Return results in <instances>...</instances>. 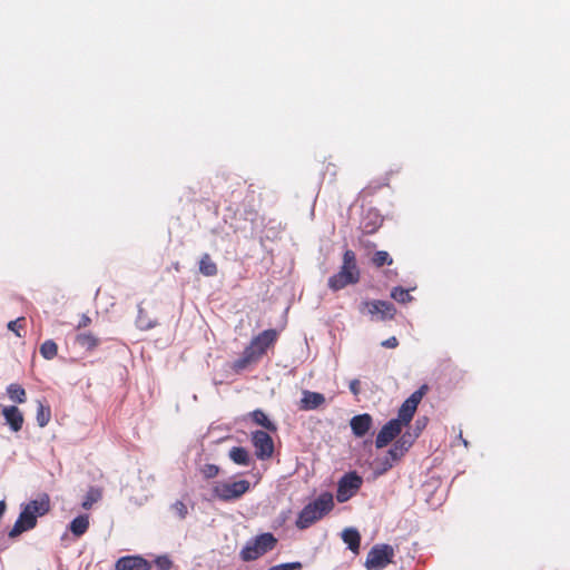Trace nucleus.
<instances>
[{
  "label": "nucleus",
  "mask_w": 570,
  "mask_h": 570,
  "mask_svg": "<svg viewBox=\"0 0 570 570\" xmlns=\"http://www.w3.org/2000/svg\"><path fill=\"white\" fill-rule=\"evenodd\" d=\"M51 500L48 493H40L36 499L22 505L21 512L9 531L10 538L19 537L21 533L32 530L37 525V519L49 513Z\"/></svg>",
  "instance_id": "obj_1"
},
{
  "label": "nucleus",
  "mask_w": 570,
  "mask_h": 570,
  "mask_svg": "<svg viewBox=\"0 0 570 570\" xmlns=\"http://www.w3.org/2000/svg\"><path fill=\"white\" fill-rule=\"evenodd\" d=\"M278 333L276 330H265L255 336L248 346L245 347L239 358H237L233 368L236 372L244 371L252 363H256L277 341Z\"/></svg>",
  "instance_id": "obj_2"
},
{
  "label": "nucleus",
  "mask_w": 570,
  "mask_h": 570,
  "mask_svg": "<svg viewBox=\"0 0 570 570\" xmlns=\"http://www.w3.org/2000/svg\"><path fill=\"white\" fill-rule=\"evenodd\" d=\"M334 508V498L331 492L321 493L315 500L306 504L298 513L295 525L305 530L323 519Z\"/></svg>",
  "instance_id": "obj_3"
},
{
  "label": "nucleus",
  "mask_w": 570,
  "mask_h": 570,
  "mask_svg": "<svg viewBox=\"0 0 570 570\" xmlns=\"http://www.w3.org/2000/svg\"><path fill=\"white\" fill-rule=\"evenodd\" d=\"M250 489L248 480H224L216 481L213 483L212 493L213 497L223 502H230L239 500Z\"/></svg>",
  "instance_id": "obj_4"
},
{
  "label": "nucleus",
  "mask_w": 570,
  "mask_h": 570,
  "mask_svg": "<svg viewBox=\"0 0 570 570\" xmlns=\"http://www.w3.org/2000/svg\"><path fill=\"white\" fill-rule=\"evenodd\" d=\"M277 544V539L269 532L262 533L248 541L240 551L243 561H254L272 551Z\"/></svg>",
  "instance_id": "obj_5"
},
{
  "label": "nucleus",
  "mask_w": 570,
  "mask_h": 570,
  "mask_svg": "<svg viewBox=\"0 0 570 570\" xmlns=\"http://www.w3.org/2000/svg\"><path fill=\"white\" fill-rule=\"evenodd\" d=\"M394 550L389 544H376L367 553L365 567L367 570H383L393 561Z\"/></svg>",
  "instance_id": "obj_6"
},
{
  "label": "nucleus",
  "mask_w": 570,
  "mask_h": 570,
  "mask_svg": "<svg viewBox=\"0 0 570 570\" xmlns=\"http://www.w3.org/2000/svg\"><path fill=\"white\" fill-rule=\"evenodd\" d=\"M428 390H429L428 385L423 384L419 390L413 392L403 402V404L399 409L397 417L395 419L396 421H399L400 424L405 426L412 421V419L416 412L417 405L422 401L423 396L426 394Z\"/></svg>",
  "instance_id": "obj_7"
},
{
  "label": "nucleus",
  "mask_w": 570,
  "mask_h": 570,
  "mask_svg": "<svg viewBox=\"0 0 570 570\" xmlns=\"http://www.w3.org/2000/svg\"><path fill=\"white\" fill-rule=\"evenodd\" d=\"M363 484V479L356 472L344 474L338 483L336 499L340 503L348 501L353 498Z\"/></svg>",
  "instance_id": "obj_8"
},
{
  "label": "nucleus",
  "mask_w": 570,
  "mask_h": 570,
  "mask_svg": "<svg viewBox=\"0 0 570 570\" xmlns=\"http://www.w3.org/2000/svg\"><path fill=\"white\" fill-rule=\"evenodd\" d=\"M252 443L255 448V455L259 460L271 459L274 454V442L272 436L262 430L252 433Z\"/></svg>",
  "instance_id": "obj_9"
},
{
  "label": "nucleus",
  "mask_w": 570,
  "mask_h": 570,
  "mask_svg": "<svg viewBox=\"0 0 570 570\" xmlns=\"http://www.w3.org/2000/svg\"><path fill=\"white\" fill-rule=\"evenodd\" d=\"M367 313L376 321L392 320L396 313L395 306L386 301L363 302Z\"/></svg>",
  "instance_id": "obj_10"
},
{
  "label": "nucleus",
  "mask_w": 570,
  "mask_h": 570,
  "mask_svg": "<svg viewBox=\"0 0 570 570\" xmlns=\"http://www.w3.org/2000/svg\"><path fill=\"white\" fill-rule=\"evenodd\" d=\"M403 425L399 421L392 419L382 426L375 439V446L382 449L393 441L401 432Z\"/></svg>",
  "instance_id": "obj_11"
},
{
  "label": "nucleus",
  "mask_w": 570,
  "mask_h": 570,
  "mask_svg": "<svg viewBox=\"0 0 570 570\" xmlns=\"http://www.w3.org/2000/svg\"><path fill=\"white\" fill-rule=\"evenodd\" d=\"M116 570H150L151 564L144 557L125 556L119 558L115 563Z\"/></svg>",
  "instance_id": "obj_12"
},
{
  "label": "nucleus",
  "mask_w": 570,
  "mask_h": 570,
  "mask_svg": "<svg viewBox=\"0 0 570 570\" xmlns=\"http://www.w3.org/2000/svg\"><path fill=\"white\" fill-rule=\"evenodd\" d=\"M2 415L11 431L19 432L22 429L24 417L17 406L11 405L2 407Z\"/></svg>",
  "instance_id": "obj_13"
},
{
  "label": "nucleus",
  "mask_w": 570,
  "mask_h": 570,
  "mask_svg": "<svg viewBox=\"0 0 570 570\" xmlns=\"http://www.w3.org/2000/svg\"><path fill=\"white\" fill-rule=\"evenodd\" d=\"M350 425L356 438H363L372 428L373 419L370 414H358L351 419Z\"/></svg>",
  "instance_id": "obj_14"
},
{
  "label": "nucleus",
  "mask_w": 570,
  "mask_h": 570,
  "mask_svg": "<svg viewBox=\"0 0 570 570\" xmlns=\"http://www.w3.org/2000/svg\"><path fill=\"white\" fill-rule=\"evenodd\" d=\"M340 272L360 281V269L356 264V255L352 249H346L343 254V263Z\"/></svg>",
  "instance_id": "obj_15"
},
{
  "label": "nucleus",
  "mask_w": 570,
  "mask_h": 570,
  "mask_svg": "<svg viewBox=\"0 0 570 570\" xmlns=\"http://www.w3.org/2000/svg\"><path fill=\"white\" fill-rule=\"evenodd\" d=\"M325 403V396L317 392L305 391L301 400L302 410H315Z\"/></svg>",
  "instance_id": "obj_16"
},
{
  "label": "nucleus",
  "mask_w": 570,
  "mask_h": 570,
  "mask_svg": "<svg viewBox=\"0 0 570 570\" xmlns=\"http://www.w3.org/2000/svg\"><path fill=\"white\" fill-rule=\"evenodd\" d=\"M356 283H358L357 277L348 276L340 271L328 278V287L334 292Z\"/></svg>",
  "instance_id": "obj_17"
},
{
  "label": "nucleus",
  "mask_w": 570,
  "mask_h": 570,
  "mask_svg": "<svg viewBox=\"0 0 570 570\" xmlns=\"http://www.w3.org/2000/svg\"><path fill=\"white\" fill-rule=\"evenodd\" d=\"M75 342L87 352H92L100 344L99 337L92 334L91 332H83L77 334Z\"/></svg>",
  "instance_id": "obj_18"
},
{
  "label": "nucleus",
  "mask_w": 570,
  "mask_h": 570,
  "mask_svg": "<svg viewBox=\"0 0 570 570\" xmlns=\"http://www.w3.org/2000/svg\"><path fill=\"white\" fill-rule=\"evenodd\" d=\"M407 450H403L399 442H395L393 446L387 451L386 456L383 459L384 471L391 469L395 462H397Z\"/></svg>",
  "instance_id": "obj_19"
},
{
  "label": "nucleus",
  "mask_w": 570,
  "mask_h": 570,
  "mask_svg": "<svg viewBox=\"0 0 570 570\" xmlns=\"http://www.w3.org/2000/svg\"><path fill=\"white\" fill-rule=\"evenodd\" d=\"M342 539L347 544L348 549L357 553L361 544L360 532L354 528H347L342 532Z\"/></svg>",
  "instance_id": "obj_20"
},
{
  "label": "nucleus",
  "mask_w": 570,
  "mask_h": 570,
  "mask_svg": "<svg viewBox=\"0 0 570 570\" xmlns=\"http://www.w3.org/2000/svg\"><path fill=\"white\" fill-rule=\"evenodd\" d=\"M199 272L204 276H215L218 272L216 263L212 259L208 253L202 255L199 261Z\"/></svg>",
  "instance_id": "obj_21"
},
{
  "label": "nucleus",
  "mask_w": 570,
  "mask_h": 570,
  "mask_svg": "<svg viewBox=\"0 0 570 570\" xmlns=\"http://www.w3.org/2000/svg\"><path fill=\"white\" fill-rule=\"evenodd\" d=\"M89 528V518L88 515H78L75 518L69 525L70 531L76 537H81L87 532Z\"/></svg>",
  "instance_id": "obj_22"
},
{
  "label": "nucleus",
  "mask_w": 570,
  "mask_h": 570,
  "mask_svg": "<svg viewBox=\"0 0 570 570\" xmlns=\"http://www.w3.org/2000/svg\"><path fill=\"white\" fill-rule=\"evenodd\" d=\"M229 459L238 465H248L250 462L248 451L243 446H234L229 451Z\"/></svg>",
  "instance_id": "obj_23"
},
{
  "label": "nucleus",
  "mask_w": 570,
  "mask_h": 570,
  "mask_svg": "<svg viewBox=\"0 0 570 570\" xmlns=\"http://www.w3.org/2000/svg\"><path fill=\"white\" fill-rule=\"evenodd\" d=\"M7 395L16 403H24L27 401L26 390L20 384H10L7 387Z\"/></svg>",
  "instance_id": "obj_24"
},
{
  "label": "nucleus",
  "mask_w": 570,
  "mask_h": 570,
  "mask_svg": "<svg viewBox=\"0 0 570 570\" xmlns=\"http://www.w3.org/2000/svg\"><path fill=\"white\" fill-rule=\"evenodd\" d=\"M253 421L265 428L267 431L275 432L277 430L276 425L267 417V415L262 410H255L250 413Z\"/></svg>",
  "instance_id": "obj_25"
},
{
  "label": "nucleus",
  "mask_w": 570,
  "mask_h": 570,
  "mask_svg": "<svg viewBox=\"0 0 570 570\" xmlns=\"http://www.w3.org/2000/svg\"><path fill=\"white\" fill-rule=\"evenodd\" d=\"M102 497V490L100 488L91 487L82 501V508L89 510L96 502Z\"/></svg>",
  "instance_id": "obj_26"
},
{
  "label": "nucleus",
  "mask_w": 570,
  "mask_h": 570,
  "mask_svg": "<svg viewBox=\"0 0 570 570\" xmlns=\"http://www.w3.org/2000/svg\"><path fill=\"white\" fill-rule=\"evenodd\" d=\"M26 318L18 317L10 321L7 325L8 331L12 332L17 337H23L26 335Z\"/></svg>",
  "instance_id": "obj_27"
},
{
  "label": "nucleus",
  "mask_w": 570,
  "mask_h": 570,
  "mask_svg": "<svg viewBox=\"0 0 570 570\" xmlns=\"http://www.w3.org/2000/svg\"><path fill=\"white\" fill-rule=\"evenodd\" d=\"M51 417V410L48 405H43L41 402L38 403L36 420L40 428L46 426Z\"/></svg>",
  "instance_id": "obj_28"
},
{
  "label": "nucleus",
  "mask_w": 570,
  "mask_h": 570,
  "mask_svg": "<svg viewBox=\"0 0 570 570\" xmlns=\"http://www.w3.org/2000/svg\"><path fill=\"white\" fill-rule=\"evenodd\" d=\"M40 354L46 360H52L58 354V345L52 340H47L40 346Z\"/></svg>",
  "instance_id": "obj_29"
},
{
  "label": "nucleus",
  "mask_w": 570,
  "mask_h": 570,
  "mask_svg": "<svg viewBox=\"0 0 570 570\" xmlns=\"http://www.w3.org/2000/svg\"><path fill=\"white\" fill-rule=\"evenodd\" d=\"M371 261L376 268H380L384 265H392L393 263V258L385 250L375 252Z\"/></svg>",
  "instance_id": "obj_30"
},
{
  "label": "nucleus",
  "mask_w": 570,
  "mask_h": 570,
  "mask_svg": "<svg viewBox=\"0 0 570 570\" xmlns=\"http://www.w3.org/2000/svg\"><path fill=\"white\" fill-rule=\"evenodd\" d=\"M391 296L399 303H407L412 299L407 289H404L401 286L394 287L391 292Z\"/></svg>",
  "instance_id": "obj_31"
},
{
  "label": "nucleus",
  "mask_w": 570,
  "mask_h": 570,
  "mask_svg": "<svg viewBox=\"0 0 570 570\" xmlns=\"http://www.w3.org/2000/svg\"><path fill=\"white\" fill-rule=\"evenodd\" d=\"M220 472V469L216 464L207 463L200 468V473L204 479L209 480L216 478Z\"/></svg>",
  "instance_id": "obj_32"
},
{
  "label": "nucleus",
  "mask_w": 570,
  "mask_h": 570,
  "mask_svg": "<svg viewBox=\"0 0 570 570\" xmlns=\"http://www.w3.org/2000/svg\"><path fill=\"white\" fill-rule=\"evenodd\" d=\"M155 325H156V323L155 322L153 323L149 320H147L144 311L140 308L139 313H138V317H137V326L140 330L147 331V330L153 328Z\"/></svg>",
  "instance_id": "obj_33"
},
{
  "label": "nucleus",
  "mask_w": 570,
  "mask_h": 570,
  "mask_svg": "<svg viewBox=\"0 0 570 570\" xmlns=\"http://www.w3.org/2000/svg\"><path fill=\"white\" fill-rule=\"evenodd\" d=\"M416 436H417V434L413 436L411 433L405 432L401 435V438L396 442L400 443V445H401V448H403V450L409 451V449L412 446L414 439Z\"/></svg>",
  "instance_id": "obj_34"
},
{
  "label": "nucleus",
  "mask_w": 570,
  "mask_h": 570,
  "mask_svg": "<svg viewBox=\"0 0 570 570\" xmlns=\"http://www.w3.org/2000/svg\"><path fill=\"white\" fill-rule=\"evenodd\" d=\"M155 563L158 570H171L173 567L171 560L166 556L158 557Z\"/></svg>",
  "instance_id": "obj_35"
},
{
  "label": "nucleus",
  "mask_w": 570,
  "mask_h": 570,
  "mask_svg": "<svg viewBox=\"0 0 570 570\" xmlns=\"http://www.w3.org/2000/svg\"><path fill=\"white\" fill-rule=\"evenodd\" d=\"M173 510L178 514L180 519H185L188 513L187 507L183 501H176L173 504Z\"/></svg>",
  "instance_id": "obj_36"
},
{
  "label": "nucleus",
  "mask_w": 570,
  "mask_h": 570,
  "mask_svg": "<svg viewBox=\"0 0 570 570\" xmlns=\"http://www.w3.org/2000/svg\"><path fill=\"white\" fill-rule=\"evenodd\" d=\"M302 564L299 562H291V563H283L278 566H274L269 568L268 570H301Z\"/></svg>",
  "instance_id": "obj_37"
},
{
  "label": "nucleus",
  "mask_w": 570,
  "mask_h": 570,
  "mask_svg": "<svg viewBox=\"0 0 570 570\" xmlns=\"http://www.w3.org/2000/svg\"><path fill=\"white\" fill-rule=\"evenodd\" d=\"M383 347L395 348L399 345V341L395 336H391L381 343Z\"/></svg>",
  "instance_id": "obj_38"
},
{
  "label": "nucleus",
  "mask_w": 570,
  "mask_h": 570,
  "mask_svg": "<svg viewBox=\"0 0 570 570\" xmlns=\"http://www.w3.org/2000/svg\"><path fill=\"white\" fill-rule=\"evenodd\" d=\"M350 390L351 392L357 396L361 392V382L357 379H354L350 382Z\"/></svg>",
  "instance_id": "obj_39"
},
{
  "label": "nucleus",
  "mask_w": 570,
  "mask_h": 570,
  "mask_svg": "<svg viewBox=\"0 0 570 570\" xmlns=\"http://www.w3.org/2000/svg\"><path fill=\"white\" fill-rule=\"evenodd\" d=\"M91 324V318L87 314H82L78 322L77 328H85Z\"/></svg>",
  "instance_id": "obj_40"
},
{
  "label": "nucleus",
  "mask_w": 570,
  "mask_h": 570,
  "mask_svg": "<svg viewBox=\"0 0 570 570\" xmlns=\"http://www.w3.org/2000/svg\"><path fill=\"white\" fill-rule=\"evenodd\" d=\"M377 227L379 226L376 224H365L363 226V232L366 234H372L377 229Z\"/></svg>",
  "instance_id": "obj_41"
},
{
  "label": "nucleus",
  "mask_w": 570,
  "mask_h": 570,
  "mask_svg": "<svg viewBox=\"0 0 570 570\" xmlns=\"http://www.w3.org/2000/svg\"><path fill=\"white\" fill-rule=\"evenodd\" d=\"M1 509H2V512H3V511H4V509H6V504H4V502H3V501H2Z\"/></svg>",
  "instance_id": "obj_42"
},
{
  "label": "nucleus",
  "mask_w": 570,
  "mask_h": 570,
  "mask_svg": "<svg viewBox=\"0 0 570 570\" xmlns=\"http://www.w3.org/2000/svg\"><path fill=\"white\" fill-rule=\"evenodd\" d=\"M416 424L417 425L420 424V426H423V423H420V420L416 421Z\"/></svg>",
  "instance_id": "obj_43"
},
{
  "label": "nucleus",
  "mask_w": 570,
  "mask_h": 570,
  "mask_svg": "<svg viewBox=\"0 0 570 570\" xmlns=\"http://www.w3.org/2000/svg\"><path fill=\"white\" fill-rule=\"evenodd\" d=\"M416 424L417 425L420 424V426H423V423H420V420L416 421Z\"/></svg>",
  "instance_id": "obj_44"
}]
</instances>
